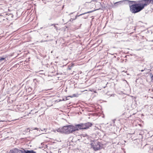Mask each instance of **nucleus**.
Returning a JSON list of instances; mask_svg holds the SVG:
<instances>
[{"mask_svg": "<svg viewBox=\"0 0 153 153\" xmlns=\"http://www.w3.org/2000/svg\"><path fill=\"white\" fill-rule=\"evenodd\" d=\"M140 67H141V69H143V66H140Z\"/></svg>", "mask_w": 153, "mask_h": 153, "instance_id": "4be33fe9", "label": "nucleus"}, {"mask_svg": "<svg viewBox=\"0 0 153 153\" xmlns=\"http://www.w3.org/2000/svg\"><path fill=\"white\" fill-rule=\"evenodd\" d=\"M151 42H153V40L151 41Z\"/></svg>", "mask_w": 153, "mask_h": 153, "instance_id": "bb28decb", "label": "nucleus"}, {"mask_svg": "<svg viewBox=\"0 0 153 153\" xmlns=\"http://www.w3.org/2000/svg\"><path fill=\"white\" fill-rule=\"evenodd\" d=\"M108 84V83L107 82V84H106V86H104V87H103V88H105L106 87V85H107V84Z\"/></svg>", "mask_w": 153, "mask_h": 153, "instance_id": "a211bd4d", "label": "nucleus"}, {"mask_svg": "<svg viewBox=\"0 0 153 153\" xmlns=\"http://www.w3.org/2000/svg\"><path fill=\"white\" fill-rule=\"evenodd\" d=\"M114 58H116V56H114Z\"/></svg>", "mask_w": 153, "mask_h": 153, "instance_id": "393cba45", "label": "nucleus"}, {"mask_svg": "<svg viewBox=\"0 0 153 153\" xmlns=\"http://www.w3.org/2000/svg\"><path fill=\"white\" fill-rule=\"evenodd\" d=\"M63 127L62 128H59L57 130H54V131L56 132V131H57L58 132L64 133Z\"/></svg>", "mask_w": 153, "mask_h": 153, "instance_id": "9d476101", "label": "nucleus"}, {"mask_svg": "<svg viewBox=\"0 0 153 153\" xmlns=\"http://www.w3.org/2000/svg\"><path fill=\"white\" fill-rule=\"evenodd\" d=\"M93 11H88V12H87L85 13H82V14H80V15H77L76 16L75 18L74 19H70V21H73V20H75V19H76V18H77V16H81V15H82L85 14H86V13H92V12H93Z\"/></svg>", "mask_w": 153, "mask_h": 153, "instance_id": "1a4fd4ad", "label": "nucleus"}, {"mask_svg": "<svg viewBox=\"0 0 153 153\" xmlns=\"http://www.w3.org/2000/svg\"><path fill=\"white\" fill-rule=\"evenodd\" d=\"M9 153H36V152L32 150H25L22 148L20 149L15 148L10 150Z\"/></svg>", "mask_w": 153, "mask_h": 153, "instance_id": "7ed1b4c3", "label": "nucleus"}, {"mask_svg": "<svg viewBox=\"0 0 153 153\" xmlns=\"http://www.w3.org/2000/svg\"><path fill=\"white\" fill-rule=\"evenodd\" d=\"M45 128L44 129V130H45ZM41 131H43V130H41Z\"/></svg>", "mask_w": 153, "mask_h": 153, "instance_id": "5701e85b", "label": "nucleus"}, {"mask_svg": "<svg viewBox=\"0 0 153 153\" xmlns=\"http://www.w3.org/2000/svg\"><path fill=\"white\" fill-rule=\"evenodd\" d=\"M128 3L130 12L132 14L138 13L143 10L145 7L143 0L137 1L127 0Z\"/></svg>", "mask_w": 153, "mask_h": 153, "instance_id": "f257e3e1", "label": "nucleus"}, {"mask_svg": "<svg viewBox=\"0 0 153 153\" xmlns=\"http://www.w3.org/2000/svg\"><path fill=\"white\" fill-rule=\"evenodd\" d=\"M150 76L151 77L152 80H153V74H152V73H150Z\"/></svg>", "mask_w": 153, "mask_h": 153, "instance_id": "ddd939ff", "label": "nucleus"}, {"mask_svg": "<svg viewBox=\"0 0 153 153\" xmlns=\"http://www.w3.org/2000/svg\"><path fill=\"white\" fill-rule=\"evenodd\" d=\"M124 80V81H126L127 82V81L126 80Z\"/></svg>", "mask_w": 153, "mask_h": 153, "instance_id": "a878e982", "label": "nucleus"}, {"mask_svg": "<svg viewBox=\"0 0 153 153\" xmlns=\"http://www.w3.org/2000/svg\"><path fill=\"white\" fill-rule=\"evenodd\" d=\"M73 13H70V15H71V14H72Z\"/></svg>", "mask_w": 153, "mask_h": 153, "instance_id": "aec40b11", "label": "nucleus"}, {"mask_svg": "<svg viewBox=\"0 0 153 153\" xmlns=\"http://www.w3.org/2000/svg\"><path fill=\"white\" fill-rule=\"evenodd\" d=\"M147 65L146 63H144L143 65V69H141V67H140L139 68V71H141V72H143L145 70H149V68L148 67H147Z\"/></svg>", "mask_w": 153, "mask_h": 153, "instance_id": "423d86ee", "label": "nucleus"}, {"mask_svg": "<svg viewBox=\"0 0 153 153\" xmlns=\"http://www.w3.org/2000/svg\"><path fill=\"white\" fill-rule=\"evenodd\" d=\"M54 25H55L54 24H52L51 25V26H54Z\"/></svg>", "mask_w": 153, "mask_h": 153, "instance_id": "6ab92c4d", "label": "nucleus"}, {"mask_svg": "<svg viewBox=\"0 0 153 153\" xmlns=\"http://www.w3.org/2000/svg\"><path fill=\"white\" fill-rule=\"evenodd\" d=\"M64 133L69 134L74 131H78V129L76 125L75 126L72 125H67L63 127Z\"/></svg>", "mask_w": 153, "mask_h": 153, "instance_id": "f03ea898", "label": "nucleus"}, {"mask_svg": "<svg viewBox=\"0 0 153 153\" xmlns=\"http://www.w3.org/2000/svg\"><path fill=\"white\" fill-rule=\"evenodd\" d=\"M38 128H33V130H38Z\"/></svg>", "mask_w": 153, "mask_h": 153, "instance_id": "2eb2a0df", "label": "nucleus"}, {"mask_svg": "<svg viewBox=\"0 0 153 153\" xmlns=\"http://www.w3.org/2000/svg\"><path fill=\"white\" fill-rule=\"evenodd\" d=\"M28 130H29V131L31 130L30 129H29V128H28L27 129V131H28Z\"/></svg>", "mask_w": 153, "mask_h": 153, "instance_id": "f3484780", "label": "nucleus"}, {"mask_svg": "<svg viewBox=\"0 0 153 153\" xmlns=\"http://www.w3.org/2000/svg\"><path fill=\"white\" fill-rule=\"evenodd\" d=\"M68 100V99L67 98H63L62 99V100L63 101H65Z\"/></svg>", "mask_w": 153, "mask_h": 153, "instance_id": "4468645a", "label": "nucleus"}, {"mask_svg": "<svg viewBox=\"0 0 153 153\" xmlns=\"http://www.w3.org/2000/svg\"><path fill=\"white\" fill-rule=\"evenodd\" d=\"M92 124L90 122H88L84 123H80L76 125L78 130L79 129H86L91 127Z\"/></svg>", "mask_w": 153, "mask_h": 153, "instance_id": "20e7f679", "label": "nucleus"}, {"mask_svg": "<svg viewBox=\"0 0 153 153\" xmlns=\"http://www.w3.org/2000/svg\"><path fill=\"white\" fill-rule=\"evenodd\" d=\"M143 1L145 7L150 3L153 4V0H143Z\"/></svg>", "mask_w": 153, "mask_h": 153, "instance_id": "6e6552de", "label": "nucleus"}, {"mask_svg": "<svg viewBox=\"0 0 153 153\" xmlns=\"http://www.w3.org/2000/svg\"><path fill=\"white\" fill-rule=\"evenodd\" d=\"M118 1L114 3V5L113 6V7H117L118 5H122L124 4L125 3V1Z\"/></svg>", "mask_w": 153, "mask_h": 153, "instance_id": "0eeeda50", "label": "nucleus"}, {"mask_svg": "<svg viewBox=\"0 0 153 153\" xmlns=\"http://www.w3.org/2000/svg\"><path fill=\"white\" fill-rule=\"evenodd\" d=\"M152 150H153V147H152V149H151Z\"/></svg>", "mask_w": 153, "mask_h": 153, "instance_id": "412c9836", "label": "nucleus"}, {"mask_svg": "<svg viewBox=\"0 0 153 153\" xmlns=\"http://www.w3.org/2000/svg\"><path fill=\"white\" fill-rule=\"evenodd\" d=\"M69 97L72 98L73 97H77L78 96L77 95L74 94H73L72 96H70Z\"/></svg>", "mask_w": 153, "mask_h": 153, "instance_id": "9b49d317", "label": "nucleus"}, {"mask_svg": "<svg viewBox=\"0 0 153 153\" xmlns=\"http://www.w3.org/2000/svg\"><path fill=\"white\" fill-rule=\"evenodd\" d=\"M101 145H102L101 143L99 142H97L95 143L93 145H92V146L94 149L95 150H97L100 149L101 147Z\"/></svg>", "mask_w": 153, "mask_h": 153, "instance_id": "39448f33", "label": "nucleus"}, {"mask_svg": "<svg viewBox=\"0 0 153 153\" xmlns=\"http://www.w3.org/2000/svg\"><path fill=\"white\" fill-rule=\"evenodd\" d=\"M44 134V133H42V134H39V135H40L41 134Z\"/></svg>", "mask_w": 153, "mask_h": 153, "instance_id": "b1692460", "label": "nucleus"}, {"mask_svg": "<svg viewBox=\"0 0 153 153\" xmlns=\"http://www.w3.org/2000/svg\"><path fill=\"white\" fill-rule=\"evenodd\" d=\"M55 28L56 29H57V27L55 26V25H54V26Z\"/></svg>", "mask_w": 153, "mask_h": 153, "instance_id": "dca6fc26", "label": "nucleus"}, {"mask_svg": "<svg viewBox=\"0 0 153 153\" xmlns=\"http://www.w3.org/2000/svg\"><path fill=\"white\" fill-rule=\"evenodd\" d=\"M5 58V57H0V62L4 60Z\"/></svg>", "mask_w": 153, "mask_h": 153, "instance_id": "f8f14e48", "label": "nucleus"}]
</instances>
